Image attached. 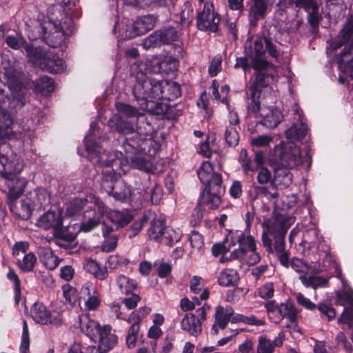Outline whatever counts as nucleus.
Instances as JSON below:
<instances>
[{"instance_id":"1","label":"nucleus","mask_w":353,"mask_h":353,"mask_svg":"<svg viewBox=\"0 0 353 353\" xmlns=\"http://www.w3.org/2000/svg\"><path fill=\"white\" fill-rule=\"evenodd\" d=\"M265 36H256L248 39L244 43V53L250 59L252 67L255 70V79L250 87V103L249 111L259 115L261 110V97L265 90Z\"/></svg>"},{"instance_id":"2","label":"nucleus","mask_w":353,"mask_h":353,"mask_svg":"<svg viewBox=\"0 0 353 353\" xmlns=\"http://www.w3.org/2000/svg\"><path fill=\"white\" fill-rule=\"evenodd\" d=\"M37 225L46 230L52 229L56 243L61 247H68L75 239V236L63 226V216L61 212L48 210L39 216Z\"/></svg>"},{"instance_id":"3","label":"nucleus","mask_w":353,"mask_h":353,"mask_svg":"<svg viewBox=\"0 0 353 353\" xmlns=\"http://www.w3.org/2000/svg\"><path fill=\"white\" fill-rule=\"evenodd\" d=\"M27 90L19 82L10 81L7 85L0 79V108L17 112L27 103Z\"/></svg>"},{"instance_id":"4","label":"nucleus","mask_w":353,"mask_h":353,"mask_svg":"<svg viewBox=\"0 0 353 353\" xmlns=\"http://www.w3.org/2000/svg\"><path fill=\"white\" fill-rule=\"evenodd\" d=\"M269 161L288 169H293L303 162L300 148L294 143H280L270 152Z\"/></svg>"},{"instance_id":"5","label":"nucleus","mask_w":353,"mask_h":353,"mask_svg":"<svg viewBox=\"0 0 353 353\" xmlns=\"http://www.w3.org/2000/svg\"><path fill=\"white\" fill-rule=\"evenodd\" d=\"M159 80L146 77L143 73L137 77L134 85L132 94L137 101L141 104V108H148V102L157 99L161 92Z\"/></svg>"},{"instance_id":"6","label":"nucleus","mask_w":353,"mask_h":353,"mask_svg":"<svg viewBox=\"0 0 353 353\" xmlns=\"http://www.w3.org/2000/svg\"><path fill=\"white\" fill-rule=\"evenodd\" d=\"M113 171L103 172L101 180V189L116 200L124 202L131 196L132 191L129 185L120 180Z\"/></svg>"},{"instance_id":"7","label":"nucleus","mask_w":353,"mask_h":353,"mask_svg":"<svg viewBox=\"0 0 353 353\" xmlns=\"http://www.w3.org/2000/svg\"><path fill=\"white\" fill-rule=\"evenodd\" d=\"M143 124L137 125L132 137L125 138L123 141L122 147L127 155L145 150L148 141H151L153 128L148 122Z\"/></svg>"},{"instance_id":"8","label":"nucleus","mask_w":353,"mask_h":353,"mask_svg":"<svg viewBox=\"0 0 353 353\" xmlns=\"http://www.w3.org/2000/svg\"><path fill=\"white\" fill-rule=\"evenodd\" d=\"M0 163L2 169L0 170L1 179L15 177L23 168V162L16 155L12 154L9 144L2 143L0 144Z\"/></svg>"},{"instance_id":"9","label":"nucleus","mask_w":353,"mask_h":353,"mask_svg":"<svg viewBox=\"0 0 353 353\" xmlns=\"http://www.w3.org/2000/svg\"><path fill=\"white\" fill-rule=\"evenodd\" d=\"M148 234L151 240L165 245H172L180 239L179 234L171 228H165L164 221L161 219L154 218L150 220Z\"/></svg>"},{"instance_id":"10","label":"nucleus","mask_w":353,"mask_h":353,"mask_svg":"<svg viewBox=\"0 0 353 353\" xmlns=\"http://www.w3.org/2000/svg\"><path fill=\"white\" fill-rule=\"evenodd\" d=\"M39 31L42 40L50 47H59L65 39L63 28L52 18L43 21L40 23Z\"/></svg>"},{"instance_id":"11","label":"nucleus","mask_w":353,"mask_h":353,"mask_svg":"<svg viewBox=\"0 0 353 353\" xmlns=\"http://www.w3.org/2000/svg\"><path fill=\"white\" fill-rule=\"evenodd\" d=\"M266 312L270 320L274 323H278L284 316H287L291 323H294L298 314L294 305L279 304L274 300H266Z\"/></svg>"},{"instance_id":"12","label":"nucleus","mask_w":353,"mask_h":353,"mask_svg":"<svg viewBox=\"0 0 353 353\" xmlns=\"http://www.w3.org/2000/svg\"><path fill=\"white\" fill-rule=\"evenodd\" d=\"M220 19L218 14L214 13L212 3H206L204 5L203 10L199 12L196 17V26L201 30H208L216 32Z\"/></svg>"},{"instance_id":"13","label":"nucleus","mask_w":353,"mask_h":353,"mask_svg":"<svg viewBox=\"0 0 353 353\" xmlns=\"http://www.w3.org/2000/svg\"><path fill=\"white\" fill-rule=\"evenodd\" d=\"M237 241L239 243V248L230 251L231 253L228 254L229 252L223 253L220 258L221 263L227 262L234 259H241L246 254L247 246L251 250L255 248V241L252 236H245L244 234L241 233L237 236Z\"/></svg>"},{"instance_id":"14","label":"nucleus","mask_w":353,"mask_h":353,"mask_svg":"<svg viewBox=\"0 0 353 353\" xmlns=\"http://www.w3.org/2000/svg\"><path fill=\"white\" fill-rule=\"evenodd\" d=\"M253 151L254 153V157L252 163L251 159L248 157L247 150L244 148L241 150L239 157V162L240 163L241 168L245 174H247L249 171L255 172L259 168H263V165H264L265 156L263 151L256 150L254 148H253Z\"/></svg>"},{"instance_id":"15","label":"nucleus","mask_w":353,"mask_h":353,"mask_svg":"<svg viewBox=\"0 0 353 353\" xmlns=\"http://www.w3.org/2000/svg\"><path fill=\"white\" fill-rule=\"evenodd\" d=\"M5 185L8 188L7 194L8 204L11 211H13V202L15 201L23 193L26 185L24 178H21L18 174L15 177L3 179Z\"/></svg>"},{"instance_id":"16","label":"nucleus","mask_w":353,"mask_h":353,"mask_svg":"<svg viewBox=\"0 0 353 353\" xmlns=\"http://www.w3.org/2000/svg\"><path fill=\"white\" fill-rule=\"evenodd\" d=\"M30 314L35 322L42 325L51 323L58 326L62 323V321L58 317L52 319L50 312L48 310L46 307L41 302H36L33 305L30 310Z\"/></svg>"},{"instance_id":"17","label":"nucleus","mask_w":353,"mask_h":353,"mask_svg":"<svg viewBox=\"0 0 353 353\" xmlns=\"http://www.w3.org/2000/svg\"><path fill=\"white\" fill-rule=\"evenodd\" d=\"M81 301H83L89 310H96L100 304V296L95 286L87 283L83 285L80 291Z\"/></svg>"},{"instance_id":"18","label":"nucleus","mask_w":353,"mask_h":353,"mask_svg":"<svg viewBox=\"0 0 353 353\" xmlns=\"http://www.w3.org/2000/svg\"><path fill=\"white\" fill-rule=\"evenodd\" d=\"M141 187L137 189L139 193L143 196H150L152 204H158L163 196L162 188L155 183H152L149 177L140 179Z\"/></svg>"},{"instance_id":"19","label":"nucleus","mask_w":353,"mask_h":353,"mask_svg":"<svg viewBox=\"0 0 353 353\" xmlns=\"http://www.w3.org/2000/svg\"><path fill=\"white\" fill-rule=\"evenodd\" d=\"M97 163L100 166L107 168L103 172L113 171L115 174H120L122 160L115 153L107 151L100 152L98 155Z\"/></svg>"},{"instance_id":"20","label":"nucleus","mask_w":353,"mask_h":353,"mask_svg":"<svg viewBox=\"0 0 353 353\" xmlns=\"http://www.w3.org/2000/svg\"><path fill=\"white\" fill-rule=\"evenodd\" d=\"M108 125L114 132L122 134H131L135 132L137 125H141L139 123L134 125L132 121L126 120L119 114H114L109 119Z\"/></svg>"},{"instance_id":"21","label":"nucleus","mask_w":353,"mask_h":353,"mask_svg":"<svg viewBox=\"0 0 353 353\" xmlns=\"http://www.w3.org/2000/svg\"><path fill=\"white\" fill-rule=\"evenodd\" d=\"M266 248L270 252L275 254L281 265L285 268L289 267V253L285 250L283 238L276 239L273 245H272L269 239L266 237Z\"/></svg>"},{"instance_id":"22","label":"nucleus","mask_w":353,"mask_h":353,"mask_svg":"<svg viewBox=\"0 0 353 353\" xmlns=\"http://www.w3.org/2000/svg\"><path fill=\"white\" fill-rule=\"evenodd\" d=\"M25 50L30 61L33 64L37 65L41 70L46 67L45 63L50 52L46 51L41 47H34L29 43L26 45Z\"/></svg>"},{"instance_id":"23","label":"nucleus","mask_w":353,"mask_h":353,"mask_svg":"<svg viewBox=\"0 0 353 353\" xmlns=\"http://www.w3.org/2000/svg\"><path fill=\"white\" fill-rule=\"evenodd\" d=\"M79 325L81 331L88 337L94 341L97 340L102 329L99 323L84 315L79 317Z\"/></svg>"},{"instance_id":"24","label":"nucleus","mask_w":353,"mask_h":353,"mask_svg":"<svg viewBox=\"0 0 353 353\" xmlns=\"http://www.w3.org/2000/svg\"><path fill=\"white\" fill-rule=\"evenodd\" d=\"M294 112L297 115V119L301 121L302 111L299 108L294 109ZM307 132V126L301 121L299 124L293 125L290 128L285 131V135L290 143L294 141L301 140L304 138Z\"/></svg>"},{"instance_id":"25","label":"nucleus","mask_w":353,"mask_h":353,"mask_svg":"<svg viewBox=\"0 0 353 353\" xmlns=\"http://www.w3.org/2000/svg\"><path fill=\"white\" fill-rule=\"evenodd\" d=\"M159 85L161 94L157 99L172 101L181 96L180 85L176 82L159 81Z\"/></svg>"},{"instance_id":"26","label":"nucleus","mask_w":353,"mask_h":353,"mask_svg":"<svg viewBox=\"0 0 353 353\" xmlns=\"http://www.w3.org/2000/svg\"><path fill=\"white\" fill-rule=\"evenodd\" d=\"M180 323L181 329L191 336H198L202 332L201 320H197L195 314H186Z\"/></svg>"},{"instance_id":"27","label":"nucleus","mask_w":353,"mask_h":353,"mask_svg":"<svg viewBox=\"0 0 353 353\" xmlns=\"http://www.w3.org/2000/svg\"><path fill=\"white\" fill-rule=\"evenodd\" d=\"M339 68L345 75L353 78V57L350 48L345 46L340 53L338 60Z\"/></svg>"},{"instance_id":"28","label":"nucleus","mask_w":353,"mask_h":353,"mask_svg":"<svg viewBox=\"0 0 353 353\" xmlns=\"http://www.w3.org/2000/svg\"><path fill=\"white\" fill-rule=\"evenodd\" d=\"M37 254L40 261L49 270L55 269L59 263V258L55 256L49 248L40 247L38 248Z\"/></svg>"},{"instance_id":"29","label":"nucleus","mask_w":353,"mask_h":353,"mask_svg":"<svg viewBox=\"0 0 353 353\" xmlns=\"http://www.w3.org/2000/svg\"><path fill=\"white\" fill-rule=\"evenodd\" d=\"M12 110L0 108V139L8 138L12 133L10 126L13 123Z\"/></svg>"},{"instance_id":"30","label":"nucleus","mask_w":353,"mask_h":353,"mask_svg":"<svg viewBox=\"0 0 353 353\" xmlns=\"http://www.w3.org/2000/svg\"><path fill=\"white\" fill-rule=\"evenodd\" d=\"M115 108L119 113L123 114L128 118H137V123L139 122V118L143 117L144 111L146 110V109L141 108V104H139V107L137 108L123 102H117L115 103Z\"/></svg>"},{"instance_id":"31","label":"nucleus","mask_w":353,"mask_h":353,"mask_svg":"<svg viewBox=\"0 0 353 353\" xmlns=\"http://www.w3.org/2000/svg\"><path fill=\"white\" fill-rule=\"evenodd\" d=\"M99 345L102 347L110 350L117 343V336L114 334L111 333L110 325H105L102 327L99 338Z\"/></svg>"},{"instance_id":"32","label":"nucleus","mask_w":353,"mask_h":353,"mask_svg":"<svg viewBox=\"0 0 353 353\" xmlns=\"http://www.w3.org/2000/svg\"><path fill=\"white\" fill-rule=\"evenodd\" d=\"M83 268L95 278L100 280H105L108 275L106 268H101L99 264L92 259H87L83 263Z\"/></svg>"},{"instance_id":"33","label":"nucleus","mask_w":353,"mask_h":353,"mask_svg":"<svg viewBox=\"0 0 353 353\" xmlns=\"http://www.w3.org/2000/svg\"><path fill=\"white\" fill-rule=\"evenodd\" d=\"M221 192L203 190L199 201L200 205H206L210 210L216 209L221 203Z\"/></svg>"},{"instance_id":"34","label":"nucleus","mask_w":353,"mask_h":353,"mask_svg":"<svg viewBox=\"0 0 353 353\" xmlns=\"http://www.w3.org/2000/svg\"><path fill=\"white\" fill-rule=\"evenodd\" d=\"M252 5L250 8V23L256 26L257 21L263 19L265 14V0H252Z\"/></svg>"},{"instance_id":"35","label":"nucleus","mask_w":353,"mask_h":353,"mask_svg":"<svg viewBox=\"0 0 353 353\" xmlns=\"http://www.w3.org/2000/svg\"><path fill=\"white\" fill-rule=\"evenodd\" d=\"M353 34V19L350 20L343 29L341 31L337 39L334 41L331 44V47L334 50L341 48L342 46L346 44Z\"/></svg>"},{"instance_id":"36","label":"nucleus","mask_w":353,"mask_h":353,"mask_svg":"<svg viewBox=\"0 0 353 353\" xmlns=\"http://www.w3.org/2000/svg\"><path fill=\"white\" fill-rule=\"evenodd\" d=\"M34 91L39 92L43 96L51 94L54 90L53 80L47 76L39 77L34 82Z\"/></svg>"},{"instance_id":"37","label":"nucleus","mask_w":353,"mask_h":353,"mask_svg":"<svg viewBox=\"0 0 353 353\" xmlns=\"http://www.w3.org/2000/svg\"><path fill=\"white\" fill-rule=\"evenodd\" d=\"M45 64L46 67L43 68L42 70L50 73H61L65 69L64 61L55 56L52 52L50 53Z\"/></svg>"},{"instance_id":"38","label":"nucleus","mask_w":353,"mask_h":353,"mask_svg":"<svg viewBox=\"0 0 353 353\" xmlns=\"http://www.w3.org/2000/svg\"><path fill=\"white\" fill-rule=\"evenodd\" d=\"M21 204L19 208L13 205V211L16 213L17 216L22 220L28 219L33 210L34 203L29 198L23 199L21 201Z\"/></svg>"},{"instance_id":"39","label":"nucleus","mask_w":353,"mask_h":353,"mask_svg":"<svg viewBox=\"0 0 353 353\" xmlns=\"http://www.w3.org/2000/svg\"><path fill=\"white\" fill-rule=\"evenodd\" d=\"M109 219L119 228H123L132 221V216L128 211L113 210L109 212Z\"/></svg>"},{"instance_id":"40","label":"nucleus","mask_w":353,"mask_h":353,"mask_svg":"<svg viewBox=\"0 0 353 353\" xmlns=\"http://www.w3.org/2000/svg\"><path fill=\"white\" fill-rule=\"evenodd\" d=\"M230 321V318L227 315V314H225V308L223 306L219 305L216 309L215 323L212 326V330L215 334H217V326L222 330L225 329Z\"/></svg>"},{"instance_id":"41","label":"nucleus","mask_w":353,"mask_h":353,"mask_svg":"<svg viewBox=\"0 0 353 353\" xmlns=\"http://www.w3.org/2000/svg\"><path fill=\"white\" fill-rule=\"evenodd\" d=\"M37 260V256L33 252H28L23 256L21 260H17V265L21 271L30 272L33 271Z\"/></svg>"},{"instance_id":"42","label":"nucleus","mask_w":353,"mask_h":353,"mask_svg":"<svg viewBox=\"0 0 353 353\" xmlns=\"http://www.w3.org/2000/svg\"><path fill=\"white\" fill-rule=\"evenodd\" d=\"M116 282L119 291L124 294H130L137 288V283L132 279L124 275L119 276Z\"/></svg>"},{"instance_id":"43","label":"nucleus","mask_w":353,"mask_h":353,"mask_svg":"<svg viewBox=\"0 0 353 353\" xmlns=\"http://www.w3.org/2000/svg\"><path fill=\"white\" fill-rule=\"evenodd\" d=\"M269 110L266 114V128H274L282 121L283 115L276 108H269Z\"/></svg>"},{"instance_id":"44","label":"nucleus","mask_w":353,"mask_h":353,"mask_svg":"<svg viewBox=\"0 0 353 353\" xmlns=\"http://www.w3.org/2000/svg\"><path fill=\"white\" fill-rule=\"evenodd\" d=\"M157 19L153 15H145L139 17L136 22L138 25V29L141 34L146 33L152 30L156 23Z\"/></svg>"},{"instance_id":"45","label":"nucleus","mask_w":353,"mask_h":353,"mask_svg":"<svg viewBox=\"0 0 353 353\" xmlns=\"http://www.w3.org/2000/svg\"><path fill=\"white\" fill-rule=\"evenodd\" d=\"M223 180L221 174L216 173L210 179L209 182L203 183L205 185L203 189L205 191H213L217 192H223L224 188L222 185Z\"/></svg>"},{"instance_id":"46","label":"nucleus","mask_w":353,"mask_h":353,"mask_svg":"<svg viewBox=\"0 0 353 353\" xmlns=\"http://www.w3.org/2000/svg\"><path fill=\"white\" fill-rule=\"evenodd\" d=\"M162 45L170 44L178 38L177 31L173 27L163 28L158 30Z\"/></svg>"},{"instance_id":"47","label":"nucleus","mask_w":353,"mask_h":353,"mask_svg":"<svg viewBox=\"0 0 353 353\" xmlns=\"http://www.w3.org/2000/svg\"><path fill=\"white\" fill-rule=\"evenodd\" d=\"M125 5L136 7L158 8L165 3V0H123Z\"/></svg>"},{"instance_id":"48","label":"nucleus","mask_w":353,"mask_h":353,"mask_svg":"<svg viewBox=\"0 0 353 353\" xmlns=\"http://www.w3.org/2000/svg\"><path fill=\"white\" fill-rule=\"evenodd\" d=\"M237 280V273L232 270L223 271L218 278L219 283L223 286L234 285Z\"/></svg>"},{"instance_id":"49","label":"nucleus","mask_w":353,"mask_h":353,"mask_svg":"<svg viewBox=\"0 0 353 353\" xmlns=\"http://www.w3.org/2000/svg\"><path fill=\"white\" fill-rule=\"evenodd\" d=\"M1 72L9 81H15L17 77V71L14 65L8 59H3L1 65Z\"/></svg>"},{"instance_id":"50","label":"nucleus","mask_w":353,"mask_h":353,"mask_svg":"<svg viewBox=\"0 0 353 353\" xmlns=\"http://www.w3.org/2000/svg\"><path fill=\"white\" fill-rule=\"evenodd\" d=\"M216 174L213 171L211 163L208 161L203 162L197 170V175L202 183L209 182L212 176Z\"/></svg>"},{"instance_id":"51","label":"nucleus","mask_w":353,"mask_h":353,"mask_svg":"<svg viewBox=\"0 0 353 353\" xmlns=\"http://www.w3.org/2000/svg\"><path fill=\"white\" fill-rule=\"evenodd\" d=\"M90 206L88 208H90L94 210V215L97 218L100 219L105 214H106L108 211L107 206L103 203V202L100 200L99 198L94 196L90 197Z\"/></svg>"},{"instance_id":"52","label":"nucleus","mask_w":353,"mask_h":353,"mask_svg":"<svg viewBox=\"0 0 353 353\" xmlns=\"http://www.w3.org/2000/svg\"><path fill=\"white\" fill-rule=\"evenodd\" d=\"M141 46L146 50L161 46L162 43L158 30L145 38L142 41Z\"/></svg>"},{"instance_id":"53","label":"nucleus","mask_w":353,"mask_h":353,"mask_svg":"<svg viewBox=\"0 0 353 353\" xmlns=\"http://www.w3.org/2000/svg\"><path fill=\"white\" fill-rule=\"evenodd\" d=\"M132 166L143 170L146 172H149L152 170V163L141 156H135L131 158Z\"/></svg>"},{"instance_id":"54","label":"nucleus","mask_w":353,"mask_h":353,"mask_svg":"<svg viewBox=\"0 0 353 353\" xmlns=\"http://www.w3.org/2000/svg\"><path fill=\"white\" fill-rule=\"evenodd\" d=\"M150 219L148 215L144 214L138 221L134 222L128 230V237L132 239L137 236Z\"/></svg>"},{"instance_id":"55","label":"nucleus","mask_w":353,"mask_h":353,"mask_svg":"<svg viewBox=\"0 0 353 353\" xmlns=\"http://www.w3.org/2000/svg\"><path fill=\"white\" fill-rule=\"evenodd\" d=\"M6 44L14 50H19L21 47L25 48L27 42L21 35H9L6 38Z\"/></svg>"},{"instance_id":"56","label":"nucleus","mask_w":353,"mask_h":353,"mask_svg":"<svg viewBox=\"0 0 353 353\" xmlns=\"http://www.w3.org/2000/svg\"><path fill=\"white\" fill-rule=\"evenodd\" d=\"M225 139L230 147H235L238 145L239 136L236 130L232 126H228L225 131Z\"/></svg>"},{"instance_id":"57","label":"nucleus","mask_w":353,"mask_h":353,"mask_svg":"<svg viewBox=\"0 0 353 353\" xmlns=\"http://www.w3.org/2000/svg\"><path fill=\"white\" fill-rule=\"evenodd\" d=\"M146 110L150 111L153 114L161 115L166 114L169 110V106L164 103H156L154 100L148 102V108Z\"/></svg>"},{"instance_id":"58","label":"nucleus","mask_w":353,"mask_h":353,"mask_svg":"<svg viewBox=\"0 0 353 353\" xmlns=\"http://www.w3.org/2000/svg\"><path fill=\"white\" fill-rule=\"evenodd\" d=\"M235 243L234 241L228 242V239H226L224 242L222 243H216L214 244L212 248V251L213 254L215 256H219V254H223V253L226 252H230L232 250V247L234 246Z\"/></svg>"},{"instance_id":"59","label":"nucleus","mask_w":353,"mask_h":353,"mask_svg":"<svg viewBox=\"0 0 353 353\" xmlns=\"http://www.w3.org/2000/svg\"><path fill=\"white\" fill-rule=\"evenodd\" d=\"M290 265L296 272L306 274L310 270V266L302 259L294 258L290 262Z\"/></svg>"},{"instance_id":"60","label":"nucleus","mask_w":353,"mask_h":353,"mask_svg":"<svg viewBox=\"0 0 353 353\" xmlns=\"http://www.w3.org/2000/svg\"><path fill=\"white\" fill-rule=\"evenodd\" d=\"M90 204V198H76L70 203L71 214H75Z\"/></svg>"},{"instance_id":"61","label":"nucleus","mask_w":353,"mask_h":353,"mask_svg":"<svg viewBox=\"0 0 353 353\" xmlns=\"http://www.w3.org/2000/svg\"><path fill=\"white\" fill-rule=\"evenodd\" d=\"M193 18V9L191 5L189 3L184 4L183 8L181 13V20L182 24L188 26L192 22Z\"/></svg>"},{"instance_id":"62","label":"nucleus","mask_w":353,"mask_h":353,"mask_svg":"<svg viewBox=\"0 0 353 353\" xmlns=\"http://www.w3.org/2000/svg\"><path fill=\"white\" fill-rule=\"evenodd\" d=\"M150 311L151 309L146 306L139 307L138 310L132 312L130 314L128 321L131 322V321H137L140 322L143 318L146 316L147 314L150 313Z\"/></svg>"},{"instance_id":"63","label":"nucleus","mask_w":353,"mask_h":353,"mask_svg":"<svg viewBox=\"0 0 353 353\" xmlns=\"http://www.w3.org/2000/svg\"><path fill=\"white\" fill-rule=\"evenodd\" d=\"M117 242L118 238L115 234L105 238V241L101 245L102 251L106 252H112L116 248Z\"/></svg>"},{"instance_id":"64","label":"nucleus","mask_w":353,"mask_h":353,"mask_svg":"<svg viewBox=\"0 0 353 353\" xmlns=\"http://www.w3.org/2000/svg\"><path fill=\"white\" fill-rule=\"evenodd\" d=\"M100 224L99 219L97 216L89 218L88 220L81 223L80 229L81 231L88 232L97 228Z\"/></svg>"}]
</instances>
